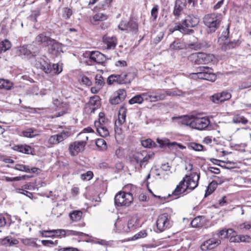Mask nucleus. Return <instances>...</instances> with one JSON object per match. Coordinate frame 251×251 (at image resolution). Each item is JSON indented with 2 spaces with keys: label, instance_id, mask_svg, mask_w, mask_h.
Masks as SVG:
<instances>
[{
  "label": "nucleus",
  "instance_id": "obj_42",
  "mask_svg": "<svg viewBox=\"0 0 251 251\" xmlns=\"http://www.w3.org/2000/svg\"><path fill=\"white\" fill-rule=\"evenodd\" d=\"M128 102L130 104H133L135 103H142L143 102V98L142 97L141 94L135 96L129 100Z\"/></svg>",
  "mask_w": 251,
  "mask_h": 251
},
{
  "label": "nucleus",
  "instance_id": "obj_59",
  "mask_svg": "<svg viewBox=\"0 0 251 251\" xmlns=\"http://www.w3.org/2000/svg\"><path fill=\"white\" fill-rule=\"evenodd\" d=\"M213 178L214 179L213 181L217 185L222 184L226 179L224 177H219L216 176H213Z\"/></svg>",
  "mask_w": 251,
  "mask_h": 251
},
{
  "label": "nucleus",
  "instance_id": "obj_39",
  "mask_svg": "<svg viewBox=\"0 0 251 251\" xmlns=\"http://www.w3.org/2000/svg\"><path fill=\"white\" fill-rule=\"evenodd\" d=\"M217 184L212 181L208 186L205 192V197H207L211 194L216 189Z\"/></svg>",
  "mask_w": 251,
  "mask_h": 251
},
{
  "label": "nucleus",
  "instance_id": "obj_43",
  "mask_svg": "<svg viewBox=\"0 0 251 251\" xmlns=\"http://www.w3.org/2000/svg\"><path fill=\"white\" fill-rule=\"evenodd\" d=\"M95 83L97 87H99V89H101L105 84L103 77L99 74H97L95 76Z\"/></svg>",
  "mask_w": 251,
  "mask_h": 251
},
{
  "label": "nucleus",
  "instance_id": "obj_41",
  "mask_svg": "<svg viewBox=\"0 0 251 251\" xmlns=\"http://www.w3.org/2000/svg\"><path fill=\"white\" fill-rule=\"evenodd\" d=\"M176 30H178L181 33L184 34V33H187V30L182 27V25H180L179 23H176L175 25L173 28H170L169 31L171 33H173Z\"/></svg>",
  "mask_w": 251,
  "mask_h": 251
},
{
  "label": "nucleus",
  "instance_id": "obj_25",
  "mask_svg": "<svg viewBox=\"0 0 251 251\" xmlns=\"http://www.w3.org/2000/svg\"><path fill=\"white\" fill-rule=\"evenodd\" d=\"M185 178H183V179L179 182V184L177 185L176 188L173 192L172 196L173 197H175L174 199H177L178 198V196L182 193H184L183 192L184 186H185Z\"/></svg>",
  "mask_w": 251,
  "mask_h": 251
},
{
  "label": "nucleus",
  "instance_id": "obj_8",
  "mask_svg": "<svg viewBox=\"0 0 251 251\" xmlns=\"http://www.w3.org/2000/svg\"><path fill=\"white\" fill-rule=\"evenodd\" d=\"M88 139V137L86 136L85 140L76 141L71 143L69 147V151L71 155L75 156L79 152H82L84 150Z\"/></svg>",
  "mask_w": 251,
  "mask_h": 251
},
{
  "label": "nucleus",
  "instance_id": "obj_46",
  "mask_svg": "<svg viewBox=\"0 0 251 251\" xmlns=\"http://www.w3.org/2000/svg\"><path fill=\"white\" fill-rule=\"evenodd\" d=\"M141 144L143 147L148 148H152L156 145V144L150 138L142 141Z\"/></svg>",
  "mask_w": 251,
  "mask_h": 251
},
{
  "label": "nucleus",
  "instance_id": "obj_37",
  "mask_svg": "<svg viewBox=\"0 0 251 251\" xmlns=\"http://www.w3.org/2000/svg\"><path fill=\"white\" fill-rule=\"evenodd\" d=\"M13 84L8 80L0 79V88L10 90L12 87Z\"/></svg>",
  "mask_w": 251,
  "mask_h": 251
},
{
  "label": "nucleus",
  "instance_id": "obj_15",
  "mask_svg": "<svg viewBox=\"0 0 251 251\" xmlns=\"http://www.w3.org/2000/svg\"><path fill=\"white\" fill-rule=\"evenodd\" d=\"M52 42V39L50 37L46 36L45 33H41L36 37L33 43L45 47L49 46V44H51Z\"/></svg>",
  "mask_w": 251,
  "mask_h": 251
},
{
  "label": "nucleus",
  "instance_id": "obj_38",
  "mask_svg": "<svg viewBox=\"0 0 251 251\" xmlns=\"http://www.w3.org/2000/svg\"><path fill=\"white\" fill-rule=\"evenodd\" d=\"M126 110L125 108L122 107L119 111L118 123L120 125L123 124L126 121Z\"/></svg>",
  "mask_w": 251,
  "mask_h": 251
},
{
  "label": "nucleus",
  "instance_id": "obj_14",
  "mask_svg": "<svg viewBox=\"0 0 251 251\" xmlns=\"http://www.w3.org/2000/svg\"><path fill=\"white\" fill-rule=\"evenodd\" d=\"M90 61L95 63H104L105 56L99 51H93L86 53Z\"/></svg>",
  "mask_w": 251,
  "mask_h": 251
},
{
  "label": "nucleus",
  "instance_id": "obj_24",
  "mask_svg": "<svg viewBox=\"0 0 251 251\" xmlns=\"http://www.w3.org/2000/svg\"><path fill=\"white\" fill-rule=\"evenodd\" d=\"M107 16L102 13H98L93 17L90 18V21L92 24L97 25L98 22H102L107 20Z\"/></svg>",
  "mask_w": 251,
  "mask_h": 251
},
{
  "label": "nucleus",
  "instance_id": "obj_50",
  "mask_svg": "<svg viewBox=\"0 0 251 251\" xmlns=\"http://www.w3.org/2000/svg\"><path fill=\"white\" fill-rule=\"evenodd\" d=\"M14 168L18 171L25 172L26 173L30 172V169L29 166H25L23 164H18L15 166Z\"/></svg>",
  "mask_w": 251,
  "mask_h": 251
},
{
  "label": "nucleus",
  "instance_id": "obj_18",
  "mask_svg": "<svg viewBox=\"0 0 251 251\" xmlns=\"http://www.w3.org/2000/svg\"><path fill=\"white\" fill-rule=\"evenodd\" d=\"M126 96V92L124 90L120 89L117 91L116 94L110 99L112 104H117L124 100Z\"/></svg>",
  "mask_w": 251,
  "mask_h": 251
},
{
  "label": "nucleus",
  "instance_id": "obj_12",
  "mask_svg": "<svg viewBox=\"0 0 251 251\" xmlns=\"http://www.w3.org/2000/svg\"><path fill=\"white\" fill-rule=\"evenodd\" d=\"M231 97L230 93L226 91H223L213 95L210 97V100L215 103H219L228 100Z\"/></svg>",
  "mask_w": 251,
  "mask_h": 251
},
{
  "label": "nucleus",
  "instance_id": "obj_32",
  "mask_svg": "<svg viewBox=\"0 0 251 251\" xmlns=\"http://www.w3.org/2000/svg\"><path fill=\"white\" fill-rule=\"evenodd\" d=\"M241 43V42L239 40H234L232 41L229 42L227 44H225L223 46V48L225 50L232 49L237 47H238L240 45Z\"/></svg>",
  "mask_w": 251,
  "mask_h": 251
},
{
  "label": "nucleus",
  "instance_id": "obj_34",
  "mask_svg": "<svg viewBox=\"0 0 251 251\" xmlns=\"http://www.w3.org/2000/svg\"><path fill=\"white\" fill-rule=\"evenodd\" d=\"M11 47V42L7 39H5L0 42V52H5Z\"/></svg>",
  "mask_w": 251,
  "mask_h": 251
},
{
  "label": "nucleus",
  "instance_id": "obj_3",
  "mask_svg": "<svg viewBox=\"0 0 251 251\" xmlns=\"http://www.w3.org/2000/svg\"><path fill=\"white\" fill-rule=\"evenodd\" d=\"M215 57L213 54L204 52H197L190 54L188 57L189 61L192 63H211L215 61Z\"/></svg>",
  "mask_w": 251,
  "mask_h": 251
},
{
  "label": "nucleus",
  "instance_id": "obj_35",
  "mask_svg": "<svg viewBox=\"0 0 251 251\" xmlns=\"http://www.w3.org/2000/svg\"><path fill=\"white\" fill-rule=\"evenodd\" d=\"M69 216L73 221L77 222L81 219L82 212L80 210L74 211L70 214Z\"/></svg>",
  "mask_w": 251,
  "mask_h": 251
},
{
  "label": "nucleus",
  "instance_id": "obj_29",
  "mask_svg": "<svg viewBox=\"0 0 251 251\" xmlns=\"http://www.w3.org/2000/svg\"><path fill=\"white\" fill-rule=\"evenodd\" d=\"M166 97V94L165 93V90H161L157 91L155 93L153 92V101L155 102L159 100H162L165 99Z\"/></svg>",
  "mask_w": 251,
  "mask_h": 251
},
{
  "label": "nucleus",
  "instance_id": "obj_55",
  "mask_svg": "<svg viewBox=\"0 0 251 251\" xmlns=\"http://www.w3.org/2000/svg\"><path fill=\"white\" fill-rule=\"evenodd\" d=\"M118 75H112L107 78V83L109 85L113 84L114 82H117L119 84V79Z\"/></svg>",
  "mask_w": 251,
  "mask_h": 251
},
{
  "label": "nucleus",
  "instance_id": "obj_62",
  "mask_svg": "<svg viewBox=\"0 0 251 251\" xmlns=\"http://www.w3.org/2000/svg\"><path fill=\"white\" fill-rule=\"evenodd\" d=\"M201 217H197L194 218L191 223V225L193 227L200 226L201 225L200 224Z\"/></svg>",
  "mask_w": 251,
  "mask_h": 251
},
{
  "label": "nucleus",
  "instance_id": "obj_13",
  "mask_svg": "<svg viewBox=\"0 0 251 251\" xmlns=\"http://www.w3.org/2000/svg\"><path fill=\"white\" fill-rule=\"evenodd\" d=\"M220 243V239L212 238L204 241L201 246V249L203 251L212 250L216 247Z\"/></svg>",
  "mask_w": 251,
  "mask_h": 251
},
{
  "label": "nucleus",
  "instance_id": "obj_2",
  "mask_svg": "<svg viewBox=\"0 0 251 251\" xmlns=\"http://www.w3.org/2000/svg\"><path fill=\"white\" fill-rule=\"evenodd\" d=\"M133 201L131 193L124 191L119 192L115 196L114 203L116 206H128Z\"/></svg>",
  "mask_w": 251,
  "mask_h": 251
},
{
  "label": "nucleus",
  "instance_id": "obj_19",
  "mask_svg": "<svg viewBox=\"0 0 251 251\" xmlns=\"http://www.w3.org/2000/svg\"><path fill=\"white\" fill-rule=\"evenodd\" d=\"M186 5V0H176L174 8V15L176 17L179 16Z\"/></svg>",
  "mask_w": 251,
  "mask_h": 251
},
{
  "label": "nucleus",
  "instance_id": "obj_57",
  "mask_svg": "<svg viewBox=\"0 0 251 251\" xmlns=\"http://www.w3.org/2000/svg\"><path fill=\"white\" fill-rule=\"evenodd\" d=\"M48 143L50 145H56L59 143L57 135H51L48 140Z\"/></svg>",
  "mask_w": 251,
  "mask_h": 251
},
{
  "label": "nucleus",
  "instance_id": "obj_22",
  "mask_svg": "<svg viewBox=\"0 0 251 251\" xmlns=\"http://www.w3.org/2000/svg\"><path fill=\"white\" fill-rule=\"evenodd\" d=\"M194 116H184L181 117H174L173 119H176L179 124L182 125L189 126L193 127Z\"/></svg>",
  "mask_w": 251,
  "mask_h": 251
},
{
  "label": "nucleus",
  "instance_id": "obj_27",
  "mask_svg": "<svg viewBox=\"0 0 251 251\" xmlns=\"http://www.w3.org/2000/svg\"><path fill=\"white\" fill-rule=\"evenodd\" d=\"M206 71L204 72V79L210 81H215L216 79V76L213 73L212 69L208 67Z\"/></svg>",
  "mask_w": 251,
  "mask_h": 251
},
{
  "label": "nucleus",
  "instance_id": "obj_28",
  "mask_svg": "<svg viewBox=\"0 0 251 251\" xmlns=\"http://www.w3.org/2000/svg\"><path fill=\"white\" fill-rule=\"evenodd\" d=\"M185 47L183 42L179 39H176L171 45L170 48L173 50H181Z\"/></svg>",
  "mask_w": 251,
  "mask_h": 251
},
{
  "label": "nucleus",
  "instance_id": "obj_53",
  "mask_svg": "<svg viewBox=\"0 0 251 251\" xmlns=\"http://www.w3.org/2000/svg\"><path fill=\"white\" fill-rule=\"evenodd\" d=\"M159 6L155 5L151 10V16L153 18V21H156L158 13Z\"/></svg>",
  "mask_w": 251,
  "mask_h": 251
},
{
  "label": "nucleus",
  "instance_id": "obj_40",
  "mask_svg": "<svg viewBox=\"0 0 251 251\" xmlns=\"http://www.w3.org/2000/svg\"><path fill=\"white\" fill-rule=\"evenodd\" d=\"M18 243V241L12 238L7 237L2 240V244L6 246H11Z\"/></svg>",
  "mask_w": 251,
  "mask_h": 251
},
{
  "label": "nucleus",
  "instance_id": "obj_30",
  "mask_svg": "<svg viewBox=\"0 0 251 251\" xmlns=\"http://www.w3.org/2000/svg\"><path fill=\"white\" fill-rule=\"evenodd\" d=\"M22 135L24 137L27 138H33L38 135L36 129L33 128H29L22 131Z\"/></svg>",
  "mask_w": 251,
  "mask_h": 251
},
{
  "label": "nucleus",
  "instance_id": "obj_7",
  "mask_svg": "<svg viewBox=\"0 0 251 251\" xmlns=\"http://www.w3.org/2000/svg\"><path fill=\"white\" fill-rule=\"evenodd\" d=\"M199 23V18L192 15H188L184 20H182L180 25L182 27L187 30L184 34H191L194 33V30L191 28L196 26Z\"/></svg>",
  "mask_w": 251,
  "mask_h": 251
},
{
  "label": "nucleus",
  "instance_id": "obj_56",
  "mask_svg": "<svg viewBox=\"0 0 251 251\" xmlns=\"http://www.w3.org/2000/svg\"><path fill=\"white\" fill-rule=\"evenodd\" d=\"M108 120L105 118H99V120L95 121V126H107Z\"/></svg>",
  "mask_w": 251,
  "mask_h": 251
},
{
  "label": "nucleus",
  "instance_id": "obj_11",
  "mask_svg": "<svg viewBox=\"0 0 251 251\" xmlns=\"http://www.w3.org/2000/svg\"><path fill=\"white\" fill-rule=\"evenodd\" d=\"M42 68L47 74H58L62 71V67L59 64H43Z\"/></svg>",
  "mask_w": 251,
  "mask_h": 251
},
{
  "label": "nucleus",
  "instance_id": "obj_17",
  "mask_svg": "<svg viewBox=\"0 0 251 251\" xmlns=\"http://www.w3.org/2000/svg\"><path fill=\"white\" fill-rule=\"evenodd\" d=\"M157 142L159 144V147L161 148H164L166 146L168 147L169 148L172 149L173 148L176 147V146H178L180 149H184V147L182 145L177 144L176 142H173L170 143L169 140L166 138L160 139L159 138H157L156 139Z\"/></svg>",
  "mask_w": 251,
  "mask_h": 251
},
{
  "label": "nucleus",
  "instance_id": "obj_9",
  "mask_svg": "<svg viewBox=\"0 0 251 251\" xmlns=\"http://www.w3.org/2000/svg\"><path fill=\"white\" fill-rule=\"evenodd\" d=\"M184 178H185L186 184V188L184 189L183 192H185L187 189L192 191L198 185V182L200 178V173L197 172L193 173L190 176L186 175Z\"/></svg>",
  "mask_w": 251,
  "mask_h": 251
},
{
  "label": "nucleus",
  "instance_id": "obj_23",
  "mask_svg": "<svg viewBox=\"0 0 251 251\" xmlns=\"http://www.w3.org/2000/svg\"><path fill=\"white\" fill-rule=\"evenodd\" d=\"M210 47V45L206 42L200 43V42H194L189 43L187 45V47L190 49L194 50H195L207 49Z\"/></svg>",
  "mask_w": 251,
  "mask_h": 251
},
{
  "label": "nucleus",
  "instance_id": "obj_58",
  "mask_svg": "<svg viewBox=\"0 0 251 251\" xmlns=\"http://www.w3.org/2000/svg\"><path fill=\"white\" fill-rule=\"evenodd\" d=\"M165 93L166 94V96H169L174 97L176 96H180L181 92L179 91L178 92H177L176 91H171L167 89L165 90Z\"/></svg>",
  "mask_w": 251,
  "mask_h": 251
},
{
  "label": "nucleus",
  "instance_id": "obj_6",
  "mask_svg": "<svg viewBox=\"0 0 251 251\" xmlns=\"http://www.w3.org/2000/svg\"><path fill=\"white\" fill-rule=\"evenodd\" d=\"M220 20L216 13H212L205 15L203 18V22L207 26L210 32H214L219 26Z\"/></svg>",
  "mask_w": 251,
  "mask_h": 251
},
{
  "label": "nucleus",
  "instance_id": "obj_10",
  "mask_svg": "<svg viewBox=\"0 0 251 251\" xmlns=\"http://www.w3.org/2000/svg\"><path fill=\"white\" fill-rule=\"evenodd\" d=\"M210 123V122L208 117L198 118L194 117L192 128L202 130L205 129Z\"/></svg>",
  "mask_w": 251,
  "mask_h": 251
},
{
  "label": "nucleus",
  "instance_id": "obj_26",
  "mask_svg": "<svg viewBox=\"0 0 251 251\" xmlns=\"http://www.w3.org/2000/svg\"><path fill=\"white\" fill-rule=\"evenodd\" d=\"M49 45H51V46L49 49V52L53 55L56 56L61 50V45L54 40H52L51 44Z\"/></svg>",
  "mask_w": 251,
  "mask_h": 251
},
{
  "label": "nucleus",
  "instance_id": "obj_52",
  "mask_svg": "<svg viewBox=\"0 0 251 251\" xmlns=\"http://www.w3.org/2000/svg\"><path fill=\"white\" fill-rule=\"evenodd\" d=\"M96 145L99 148H100L102 150H105L106 149V143L103 139H97L96 141Z\"/></svg>",
  "mask_w": 251,
  "mask_h": 251
},
{
  "label": "nucleus",
  "instance_id": "obj_64",
  "mask_svg": "<svg viewBox=\"0 0 251 251\" xmlns=\"http://www.w3.org/2000/svg\"><path fill=\"white\" fill-rule=\"evenodd\" d=\"M41 242L44 246L48 247H52L57 243L56 241H55V243H54L53 241L49 240H42Z\"/></svg>",
  "mask_w": 251,
  "mask_h": 251
},
{
  "label": "nucleus",
  "instance_id": "obj_21",
  "mask_svg": "<svg viewBox=\"0 0 251 251\" xmlns=\"http://www.w3.org/2000/svg\"><path fill=\"white\" fill-rule=\"evenodd\" d=\"M13 149L14 151L27 154H34L33 149L29 145H15Z\"/></svg>",
  "mask_w": 251,
  "mask_h": 251
},
{
  "label": "nucleus",
  "instance_id": "obj_60",
  "mask_svg": "<svg viewBox=\"0 0 251 251\" xmlns=\"http://www.w3.org/2000/svg\"><path fill=\"white\" fill-rule=\"evenodd\" d=\"M115 155L117 156L118 158H123L125 155L124 150L123 148L119 147L116 150Z\"/></svg>",
  "mask_w": 251,
  "mask_h": 251
},
{
  "label": "nucleus",
  "instance_id": "obj_51",
  "mask_svg": "<svg viewBox=\"0 0 251 251\" xmlns=\"http://www.w3.org/2000/svg\"><path fill=\"white\" fill-rule=\"evenodd\" d=\"M93 173L90 171L80 175V178L83 180H90L93 178Z\"/></svg>",
  "mask_w": 251,
  "mask_h": 251
},
{
  "label": "nucleus",
  "instance_id": "obj_31",
  "mask_svg": "<svg viewBox=\"0 0 251 251\" xmlns=\"http://www.w3.org/2000/svg\"><path fill=\"white\" fill-rule=\"evenodd\" d=\"M99 135L102 137H106L109 136V133L107 126H95Z\"/></svg>",
  "mask_w": 251,
  "mask_h": 251
},
{
  "label": "nucleus",
  "instance_id": "obj_36",
  "mask_svg": "<svg viewBox=\"0 0 251 251\" xmlns=\"http://www.w3.org/2000/svg\"><path fill=\"white\" fill-rule=\"evenodd\" d=\"M128 26V30L129 31H131L132 32L137 33L138 30V24L136 21L133 20V19H130L129 21Z\"/></svg>",
  "mask_w": 251,
  "mask_h": 251
},
{
  "label": "nucleus",
  "instance_id": "obj_47",
  "mask_svg": "<svg viewBox=\"0 0 251 251\" xmlns=\"http://www.w3.org/2000/svg\"><path fill=\"white\" fill-rule=\"evenodd\" d=\"M188 148L196 151H201L203 150V146L198 143L191 142L189 144Z\"/></svg>",
  "mask_w": 251,
  "mask_h": 251
},
{
  "label": "nucleus",
  "instance_id": "obj_54",
  "mask_svg": "<svg viewBox=\"0 0 251 251\" xmlns=\"http://www.w3.org/2000/svg\"><path fill=\"white\" fill-rule=\"evenodd\" d=\"M142 97L143 98V101L144 100H149L151 102L153 101V99H152V97H153V92H147V93H143L141 94Z\"/></svg>",
  "mask_w": 251,
  "mask_h": 251
},
{
  "label": "nucleus",
  "instance_id": "obj_44",
  "mask_svg": "<svg viewBox=\"0 0 251 251\" xmlns=\"http://www.w3.org/2000/svg\"><path fill=\"white\" fill-rule=\"evenodd\" d=\"M229 231H232V229L229 228L228 229H223L219 231L217 233V235L218 237L221 239L227 238L228 236V233Z\"/></svg>",
  "mask_w": 251,
  "mask_h": 251
},
{
  "label": "nucleus",
  "instance_id": "obj_4",
  "mask_svg": "<svg viewBox=\"0 0 251 251\" xmlns=\"http://www.w3.org/2000/svg\"><path fill=\"white\" fill-rule=\"evenodd\" d=\"M39 52L38 48L33 44L24 45L18 48L16 50V53L18 55L24 56L28 58L36 56Z\"/></svg>",
  "mask_w": 251,
  "mask_h": 251
},
{
  "label": "nucleus",
  "instance_id": "obj_20",
  "mask_svg": "<svg viewBox=\"0 0 251 251\" xmlns=\"http://www.w3.org/2000/svg\"><path fill=\"white\" fill-rule=\"evenodd\" d=\"M103 43L106 45V49H114L116 46L117 39L115 36H107L104 35L102 38Z\"/></svg>",
  "mask_w": 251,
  "mask_h": 251
},
{
  "label": "nucleus",
  "instance_id": "obj_16",
  "mask_svg": "<svg viewBox=\"0 0 251 251\" xmlns=\"http://www.w3.org/2000/svg\"><path fill=\"white\" fill-rule=\"evenodd\" d=\"M136 75L134 72L122 73L118 75L119 84L129 83Z\"/></svg>",
  "mask_w": 251,
  "mask_h": 251
},
{
  "label": "nucleus",
  "instance_id": "obj_33",
  "mask_svg": "<svg viewBox=\"0 0 251 251\" xmlns=\"http://www.w3.org/2000/svg\"><path fill=\"white\" fill-rule=\"evenodd\" d=\"M232 121L235 124H240L245 125L248 122V120L246 119L243 116L240 114H236L234 115L232 118Z\"/></svg>",
  "mask_w": 251,
  "mask_h": 251
},
{
  "label": "nucleus",
  "instance_id": "obj_45",
  "mask_svg": "<svg viewBox=\"0 0 251 251\" xmlns=\"http://www.w3.org/2000/svg\"><path fill=\"white\" fill-rule=\"evenodd\" d=\"M59 142H61L70 136V133L68 131L63 130L59 134H56Z\"/></svg>",
  "mask_w": 251,
  "mask_h": 251
},
{
  "label": "nucleus",
  "instance_id": "obj_63",
  "mask_svg": "<svg viewBox=\"0 0 251 251\" xmlns=\"http://www.w3.org/2000/svg\"><path fill=\"white\" fill-rule=\"evenodd\" d=\"M69 232V234L73 235L79 236H84V237H88L89 235L86 233H84L82 232H79L74 230H70L68 231Z\"/></svg>",
  "mask_w": 251,
  "mask_h": 251
},
{
  "label": "nucleus",
  "instance_id": "obj_48",
  "mask_svg": "<svg viewBox=\"0 0 251 251\" xmlns=\"http://www.w3.org/2000/svg\"><path fill=\"white\" fill-rule=\"evenodd\" d=\"M72 15V11L69 8L65 7L62 10V17L65 19H69Z\"/></svg>",
  "mask_w": 251,
  "mask_h": 251
},
{
  "label": "nucleus",
  "instance_id": "obj_1",
  "mask_svg": "<svg viewBox=\"0 0 251 251\" xmlns=\"http://www.w3.org/2000/svg\"><path fill=\"white\" fill-rule=\"evenodd\" d=\"M153 156V154H148L145 151L135 153L131 158L130 161L132 164L135 165L139 164L138 170L140 171L145 168L148 163L149 160Z\"/></svg>",
  "mask_w": 251,
  "mask_h": 251
},
{
  "label": "nucleus",
  "instance_id": "obj_49",
  "mask_svg": "<svg viewBox=\"0 0 251 251\" xmlns=\"http://www.w3.org/2000/svg\"><path fill=\"white\" fill-rule=\"evenodd\" d=\"M147 236V233L145 230H143L135 234L131 238L132 240H137L145 238Z\"/></svg>",
  "mask_w": 251,
  "mask_h": 251
},
{
  "label": "nucleus",
  "instance_id": "obj_5",
  "mask_svg": "<svg viewBox=\"0 0 251 251\" xmlns=\"http://www.w3.org/2000/svg\"><path fill=\"white\" fill-rule=\"evenodd\" d=\"M156 224L157 229L159 232L170 228L173 225L171 216L167 213L160 214L157 218Z\"/></svg>",
  "mask_w": 251,
  "mask_h": 251
},
{
  "label": "nucleus",
  "instance_id": "obj_61",
  "mask_svg": "<svg viewBox=\"0 0 251 251\" xmlns=\"http://www.w3.org/2000/svg\"><path fill=\"white\" fill-rule=\"evenodd\" d=\"M239 228L240 229L244 230H247L251 228V225L248 222H245L240 224L239 226Z\"/></svg>",
  "mask_w": 251,
  "mask_h": 251
}]
</instances>
